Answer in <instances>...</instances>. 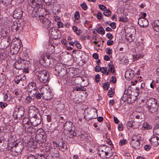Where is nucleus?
Returning <instances> with one entry per match:
<instances>
[{"label":"nucleus","mask_w":159,"mask_h":159,"mask_svg":"<svg viewBox=\"0 0 159 159\" xmlns=\"http://www.w3.org/2000/svg\"><path fill=\"white\" fill-rule=\"evenodd\" d=\"M30 4H31V6L32 10L31 14L32 16L34 18H35L36 19L40 20L42 18V16L43 15H40L39 13V10L41 7V0H28Z\"/></svg>","instance_id":"nucleus-1"},{"label":"nucleus","mask_w":159,"mask_h":159,"mask_svg":"<svg viewBox=\"0 0 159 159\" xmlns=\"http://www.w3.org/2000/svg\"><path fill=\"white\" fill-rule=\"evenodd\" d=\"M127 143V141L126 139H123L122 140H120L119 142V144L120 146H122Z\"/></svg>","instance_id":"nucleus-43"},{"label":"nucleus","mask_w":159,"mask_h":159,"mask_svg":"<svg viewBox=\"0 0 159 159\" xmlns=\"http://www.w3.org/2000/svg\"><path fill=\"white\" fill-rule=\"evenodd\" d=\"M35 140L39 143H43L47 140V136L45 132L42 129H38L36 134Z\"/></svg>","instance_id":"nucleus-4"},{"label":"nucleus","mask_w":159,"mask_h":159,"mask_svg":"<svg viewBox=\"0 0 159 159\" xmlns=\"http://www.w3.org/2000/svg\"><path fill=\"white\" fill-rule=\"evenodd\" d=\"M109 66V69L108 70L107 72L108 73L110 72L113 73L115 72V67L114 65L110 64L108 65Z\"/></svg>","instance_id":"nucleus-31"},{"label":"nucleus","mask_w":159,"mask_h":159,"mask_svg":"<svg viewBox=\"0 0 159 159\" xmlns=\"http://www.w3.org/2000/svg\"><path fill=\"white\" fill-rule=\"evenodd\" d=\"M106 36L108 38V39L110 40L113 39V36L110 33H108L107 34H106Z\"/></svg>","instance_id":"nucleus-59"},{"label":"nucleus","mask_w":159,"mask_h":159,"mask_svg":"<svg viewBox=\"0 0 159 159\" xmlns=\"http://www.w3.org/2000/svg\"><path fill=\"white\" fill-rule=\"evenodd\" d=\"M73 123L70 121H66L64 124V128L65 130L68 131L73 129Z\"/></svg>","instance_id":"nucleus-19"},{"label":"nucleus","mask_w":159,"mask_h":159,"mask_svg":"<svg viewBox=\"0 0 159 159\" xmlns=\"http://www.w3.org/2000/svg\"><path fill=\"white\" fill-rule=\"evenodd\" d=\"M23 11L20 9H17L14 11L13 15L14 18L20 19L22 16Z\"/></svg>","instance_id":"nucleus-14"},{"label":"nucleus","mask_w":159,"mask_h":159,"mask_svg":"<svg viewBox=\"0 0 159 159\" xmlns=\"http://www.w3.org/2000/svg\"><path fill=\"white\" fill-rule=\"evenodd\" d=\"M59 148L62 151H64L67 149V145L66 143L63 141L59 142Z\"/></svg>","instance_id":"nucleus-22"},{"label":"nucleus","mask_w":159,"mask_h":159,"mask_svg":"<svg viewBox=\"0 0 159 159\" xmlns=\"http://www.w3.org/2000/svg\"><path fill=\"white\" fill-rule=\"evenodd\" d=\"M134 122H133L132 121H128L126 124V126L129 129V128L131 127H133V124L134 123Z\"/></svg>","instance_id":"nucleus-40"},{"label":"nucleus","mask_w":159,"mask_h":159,"mask_svg":"<svg viewBox=\"0 0 159 159\" xmlns=\"http://www.w3.org/2000/svg\"><path fill=\"white\" fill-rule=\"evenodd\" d=\"M134 71L131 70L129 69L127 70L125 73V76L129 79L133 78L134 76Z\"/></svg>","instance_id":"nucleus-18"},{"label":"nucleus","mask_w":159,"mask_h":159,"mask_svg":"<svg viewBox=\"0 0 159 159\" xmlns=\"http://www.w3.org/2000/svg\"><path fill=\"white\" fill-rule=\"evenodd\" d=\"M7 105V104L2 102H0V107L2 108H4Z\"/></svg>","instance_id":"nucleus-48"},{"label":"nucleus","mask_w":159,"mask_h":159,"mask_svg":"<svg viewBox=\"0 0 159 159\" xmlns=\"http://www.w3.org/2000/svg\"><path fill=\"white\" fill-rule=\"evenodd\" d=\"M118 128L119 131H122L123 129V125L122 123H120L118 126Z\"/></svg>","instance_id":"nucleus-54"},{"label":"nucleus","mask_w":159,"mask_h":159,"mask_svg":"<svg viewBox=\"0 0 159 159\" xmlns=\"http://www.w3.org/2000/svg\"><path fill=\"white\" fill-rule=\"evenodd\" d=\"M110 86V83L109 82H107L106 83L103 84V89L105 90H108Z\"/></svg>","instance_id":"nucleus-38"},{"label":"nucleus","mask_w":159,"mask_h":159,"mask_svg":"<svg viewBox=\"0 0 159 159\" xmlns=\"http://www.w3.org/2000/svg\"><path fill=\"white\" fill-rule=\"evenodd\" d=\"M23 128L28 127V126L29 125H32L30 120V121H29L28 122H26V124H23Z\"/></svg>","instance_id":"nucleus-58"},{"label":"nucleus","mask_w":159,"mask_h":159,"mask_svg":"<svg viewBox=\"0 0 159 159\" xmlns=\"http://www.w3.org/2000/svg\"><path fill=\"white\" fill-rule=\"evenodd\" d=\"M152 128L151 125H149L147 122H146L143 123L142 129L143 130H145L151 129Z\"/></svg>","instance_id":"nucleus-28"},{"label":"nucleus","mask_w":159,"mask_h":159,"mask_svg":"<svg viewBox=\"0 0 159 159\" xmlns=\"http://www.w3.org/2000/svg\"><path fill=\"white\" fill-rule=\"evenodd\" d=\"M6 80L3 76L2 77H0V84H2V85L5 82Z\"/></svg>","instance_id":"nucleus-50"},{"label":"nucleus","mask_w":159,"mask_h":159,"mask_svg":"<svg viewBox=\"0 0 159 159\" xmlns=\"http://www.w3.org/2000/svg\"><path fill=\"white\" fill-rule=\"evenodd\" d=\"M25 131L29 134H31L35 132V129H34L31 125H29L28 127L24 128Z\"/></svg>","instance_id":"nucleus-25"},{"label":"nucleus","mask_w":159,"mask_h":159,"mask_svg":"<svg viewBox=\"0 0 159 159\" xmlns=\"http://www.w3.org/2000/svg\"><path fill=\"white\" fill-rule=\"evenodd\" d=\"M68 136L70 138H74L76 135V134L73 129L68 131Z\"/></svg>","instance_id":"nucleus-29"},{"label":"nucleus","mask_w":159,"mask_h":159,"mask_svg":"<svg viewBox=\"0 0 159 159\" xmlns=\"http://www.w3.org/2000/svg\"><path fill=\"white\" fill-rule=\"evenodd\" d=\"M138 95H129L127 101L129 104L134 102L137 98Z\"/></svg>","instance_id":"nucleus-23"},{"label":"nucleus","mask_w":159,"mask_h":159,"mask_svg":"<svg viewBox=\"0 0 159 159\" xmlns=\"http://www.w3.org/2000/svg\"><path fill=\"white\" fill-rule=\"evenodd\" d=\"M12 0H2V2L6 6L10 4L11 3Z\"/></svg>","instance_id":"nucleus-44"},{"label":"nucleus","mask_w":159,"mask_h":159,"mask_svg":"<svg viewBox=\"0 0 159 159\" xmlns=\"http://www.w3.org/2000/svg\"><path fill=\"white\" fill-rule=\"evenodd\" d=\"M101 67L99 66H96L95 67V71L96 72H98L101 70Z\"/></svg>","instance_id":"nucleus-64"},{"label":"nucleus","mask_w":159,"mask_h":159,"mask_svg":"<svg viewBox=\"0 0 159 159\" xmlns=\"http://www.w3.org/2000/svg\"><path fill=\"white\" fill-rule=\"evenodd\" d=\"M11 43V40L8 36H1L0 37V49H5L8 47Z\"/></svg>","instance_id":"nucleus-6"},{"label":"nucleus","mask_w":159,"mask_h":159,"mask_svg":"<svg viewBox=\"0 0 159 159\" xmlns=\"http://www.w3.org/2000/svg\"><path fill=\"white\" fill-rule=\"evenodd\" d=\"M112 50L110 48H107L106 49V53L109 55H111L112 54Z\"/></svg>","instance_id":"nucleus-53"},{"label":"nucleus","mask_w":159,"mask_h":159,"mask_svg":"<svg viewBox=\"0 0 159 159\" xmlns=\"http://www.w3.org/2000/svg\"><path fill=\"white\" fill-rule=\"evenodd\" d=\"M55 71L56 74L59 75L61 76H63L66 74V70L64 68H62L61 66H57L55 67Z\"/></svg>","instance_id":"nucleus-15"},{"label":"nucleus","mask_w":159,"mask_h":159,"mask_svg":"<svg viewBox=\"0 0 159 159\" xmlns=\"http://www.w3.org/2000/svg\"><path fill=\"white\" fill-rule=\"evenodd\" d=\"M40 93L42 95V97L45 100H50L53 98V95L47 86H43L40 89Z\"/></svg>","instance_id":"nucleus-3"},{"label":"nucleus","mask_w":159,"mask_h":159,"mask_svg":"<svg viewBox=\"0 0 159 159\" xmlns=\"http://www.w3.org/2000/svg\"><path fill=\"white\" fill-rule=\"evenodd\" d=\"M144 148L146 151H148L151 148V147L149 145H145L144 146Z\"/></svg>","instance_id":"nucleus-52"},{"label":"nucleus","mask_w":159,"mask_h":159,"mask_svg":"<svg viewBox=\"0 0 159 159\" xmlns=\"http://www.w3.org/2000/svg\"><path fill=\"white\" fill-rule=\"evenodd\" d=\"M14 93L15 94V96L18 98L19 99L21 98L22 97V95L20 92L18 91H13Z\"/></svg>","instance_id":"nucleus-37"},{"label":"nucleus","mask_w":159,"mask_h":159,"mask_svg":"<svg viewBox=\"0 0 159 159\" xmlns=\"http://www.w3.org/2000/svg\"><path fill=\"white\" fill-rule=\"evenodd\" d=\"M27 159H38V158L36 155L34 156L31 154H29L28 156Z\"/></svg>","instance_id":"nucleus-45"},{"label":"nucleus","mask_w":159,"mask_h":159,"mask_svg":"<svg viewBox=\"0 0 159 159\" xmlns=\"http://www.w3.org/2000/svg\"><path fill=\"white\" fill-rule=\"evenodd\" d=\"M149 141L154 146H157L159 144V136L153 135Z\"/></svg>","instance_id":"nucleus-16"},{"label":"nucleus","mask_w":159,"mask_h":159,"mask_svg":"<svg viewBox=\"0 0 159 159\" xmlns=\"http://www.w3.org/2000/svg\"><path fill=\"white\" fill-rule=\"evenodd\" d=\"M133 59L137 60L141 57V56L140 54H134L133 55Z\"/></svg>","instance_id":"nucleus-47"},{"label":"nucleus","mask_w":159,"mask_h":159,"mask_svg":"<svg viewBox=\"0 0 159 159\" xmlns=\"http://www.w3.org/2000/svg\"><path fill=\"white\" fill-rule=\"evenodd\" d=\"M116 78L115 76H112L110 80V82H112L113 83H116Z\"/></svg>","instance_id":"nucleus-63"},{"label":"nucleus","mask_w":159,"mask_h":159,"mask_svg":"<svg viewBox=\"0 0 159 159\" xmlns=\"http://www.w3.org/2000/svg\"><path fill=\"white\" fill-rule=\"evenodd\" d=\"M51 149L50 144H49L47 146L45 147L43 149H44L46 152H48L50 151Z\"/></svg>","instance_id":"nucleus-56"},{"label":"nucleus","mask_w":159,"mask_h":159,"mask_svg":"<svg viewBox=\"0 0 159 159\" xmlns=\"http://www.w3.org/2000/svg\"><path fill=\"white\" fill-rule=\"evenodd\" d=\"M14 145L15 146V152H16V153L15 155L20 154L23 148V145L21 144H19L18 143L16 142L13 143V146L11 147L12 148H14Z\"/></svg>","instance_id":"nucleus-12"},{"label":"nucleus","mask_w":159,"mask_h":159,"mask_svg":"<svg viewBox=\"0 0 159 159\" xmlns=\"http://www.w3.org/2000/svg\"><path fill=\"white\" fill-rule=\"evenodd\" d=\"M114 92V89L113 88H111L108 91V95L109 97H112L113 96V93Z\"/></svg>","instance_id":"nucleus-35"},{"label":"nucleus","mask_w":159,"mask_h":159,"mask_svg":"<svg viewBox=\"0 0 159 159\" xmlns=\"http://www.w3.org/2000/svg\"><path fill=\"white\" fill-rule=\"evenodd\" d=\"M49 33L51 34L53 38H55V35H57V33L56 30L53 27H51L50 29H48Z\"/></svg>","instance_id":"nucleus-27"},{"label":"nucleus","mask_w":159,"mask_h":159,"mask_svg":"<svg viewBox=\"0 0 159 159\" xmlns=\"http://www.w3.org/2000/svg\"><path fill=\"white\" fill-rule=\"evenodd\" d=\"M36 72V75L37 76L40 82L42 83H46L48 81V78L49 75L47 73V72L46 70H40L37 71Z\"/></svg>","instance_id":"nucleus-5"},{"label":"nucleus","mask_w":159,"mask_h":159,"mask_svg":"<svg viewBox=\"0 0 159 159\" xmlns=\"http://www.w3.org/2000/svg\"><path fill=\"white\" fill-rule=\"evenodd\" d=\"M111 11L108 9H106L104 11V14L106 16H109L111 15Z\"/></svg>","instance_id":"nucleus-36"},{"label":"nucleus","mask_w":159,"mask_h":159,"mask_svg":"<svg viewBox=\"0 0 159 159\" xmlns=\"http://www.w3.org/2000/svg\"><path fill=\"white\" fill-rule=\"evenodd\" d=\"M52 57L48 55H42L40 57V63L46 67H49L51 65Z\"/></svg>","instance_id":"nucleus-7"},{"label":"nucleus","mask_w":159,"mask_h":159,"mask_svg":"<svg viewBox=\"0 0 159 159\" xmlns=\"http://www.w3.org/2000/svg\"><path fill=\"white\" fill-rule=\"evenodd\" d=\"M32 100V98L29 96L26 97L25 101L27 103H29L31 102V101Z\"/></svg>","instance_id":"nucleus-46"},{"label":"nucleus","mask_w":159,"mask_h":159,"mask_svg":"<svg viewBox=\"0 0 159 159\" xmlns=\"http://www.w3.org/2000/svg\"><path fill=\"white\" fill-rule=\"evenodd\" d=\"M73 89L74 90L77 91H85L86 90V89L84 87H79L78 86H75L73 88Z\"/></svg>","instance_id":"nucleus-34"},{"label":"nucleus","mask_w":159,"mask_h":159,"mask_svg":"<svg viewBox=\"0 0 159 159\" xmlns=\"http://www.w3.org/2000/svg\"><path fill=\"white\" fill-rule=\"evenodd\" d=\"M30 119L28 117H25L23 120L22 124H26V122H28V121H30Z\"/></svg>","instance_id":"nucleus-57"},{"label":"nucleus","mask_w":159,"mask_h":159,"mask_svg":"<svg viewBox=\"0 0 159 159\" xmlns=\"http://www.w3.org/2000/svg\"><path fill=\"white\" fill-rule=\"evenodd\" d=\"M67 41L66 39H63L61 41V43L62 44H63L64 46L66 47H67V44L66 43Z\"/></svg>","instance_id":"nucleus-60"},{"label":"nucleus","mask_w":159,"mask_h":159,"mask_svg":"<svg viewBox=\"0 0 159 159\" xmlns=\"http://www.w3.org/2000/svg\"><path fill=\"white\" fill-rule=\"evenodd\" d=\"M97 32L99 34L103 35L105 34V31L103 27L102 26L99 27L97 30H96Z\"/></svg>","instance_id":"nucleus-30"},{"label":"nucleus","mask_w":159,"mask_h":159,"mask_svg":"<svg viewBox=\"0 0 159 159\" xmlns=\"http://www.w3.org/2000/svg\"><path fill=\"white\" fill-rule=\"evenodd\" d=\"M136 140H134L132 139L131 142L130 143V145L132 146L133 148L135 149H137L139 148H140V143L139 141L141 139V137L139 136V138L138 139H136Z\"/></svg>","instance_id":"nucleus-13"},{"label":"nucleus","mask_w":159,"mask_h":159,"mask_svg":"<svg viewBox=\"0 0 159 159\" xmlns=\"http://www.w3.org/2000/svg\"><path fill=\"white\" fill-rule=\"evenodd\" d=\"M119 20L122 22H125L128 20V19L125 16H121L119 17Z\"/></svg>","instance_id":"nucleus-39"},{"label":"nucleus","mask_w":159,"mask_h":159,"mask_svg":"<svg viewBox=\"0 0 159 159\" xmlns=\"http://www.w3.org/2000/svg\"><path fill=\"white\" fill-rule=\"evenodd\" d=\"M138 23L141 27L143 28L147 27L149 25L148 20L145 18H140L139 19Z\"/></svg>","instance_id":"nucleus-17"},{"label":"nucleus","mask_w":159,"mask_h":159,"mask_svg":"<svg viewBox=\"0 0 159 159\" xmlns=\"http://www.w3.org/2000/svg\"><path fill=\"white\" fill-rule=\"evenodd\" d=\"M88 116H89L86 119L88 120H90L92 119L96 118L97 116V111L93 110L91 111L89 114H88Z\"/></svg>","instance_id":"nucleus-20"},{"label":"nucleus","mask_w":159,"mask_h":159,"mask_svg":"<svg viewBox=\"0 0 159 159\" xmlns=\"http://www.w3.org/2000/svg\"><path fill=\"white\" fill-rule=\"evenodd\" d=\"M109 25L113 29H115L116 28V23L115 22H113L110 23L109 24Z\"/></svg>","instance_id":"nucleus-61"},{"label":"nucleus","mask_w":159,"mask_h":159,"mask_svg":"<svg viewBox=\"0 0 159 159\" xmlns=\"http://www.w3.org/2000/svg\"><path fill=\"white\" fill-rule=\"evenodd\" d=\"M21 47L20 43H19L18 45L16 43L11 44L10 48V53L12 55L17 54Z\"/></svg>","instance_id":"nucleus-10"},{"label":"nucleus","mask_w":159,"mask_h":159,"mask_svg":"<svg viewBox=\"0 0 159 159\" xmlns=\"http://www.w3.org/2000/svg\"><path fill=\"white\" fill-rule=\"evenodd\" d=\"M153 132L157 134V136H159V125H156L153 128Z\"/></svg>","instance_id":"nucleus-33"},{"label":"nucleus","mask_w":159,"mask_h":159,"mask_svg":"<svg viewBox=\"0 0 159 159\" xmlns=\"http://www.w3.org/2000/svg\"><path fill=\"white\" fill-rule=\"evenodd\" d=\"M25 109L21 106H17L13 111V116L16 119H20L24 116Z\"/></svg>","instance_id":"nucleus-2"},{"label":"nucleus","mask_w":159,"mask_h":159,"mask_svg":"<svg viewBox=\"0 0 159 159\" xmlns=\"http://www.w3.org/2000/svg\"><path fill=\"white\" fill-rule=\"evenodd\" d=\"M114 43V41L113 40H111L110 39L108 40L107 42V44L108 46L112 45Z\"/></svg>","instance_id":"nucleus-62"},{"label":"nucleus","mask_w":159,"mask_h":159,"mask_svg":"<svg viewBox=\"0 0 159 159\" xmlns=\"http://www.w3.org/2000/svg\"><path fill=\"white\" fill-rule=\"evenodd\" d=\"M38 88L36 84L34 82H32L28 84V90L29 92H32L36 90Z\"/></svg>","instance_id":"nucleus-21"},{"label":"nucleus","mask_w":159,"mask_h":159,"mask_svg":"<svg viewBox=\"0 0 159 159\" xmlns=\"http://www.w3.org/2000/svg\"><path fill=\"white\" fill-rule=\"evenodd\" d=\"M98 7L101 10L103 11H104L107 9L106 7L102 5H99Z\"/></svg>","instance_id":"nucleus-55"},{"label":"nucleus","mask_w":159,"mask_h":159,"mask_svg":"<svg viewBox=\"0 0 159 159\" xmlns=\"http://www.w3.org/2000/svg\"><path fill=\"white\" fill-rule=\"evenodd\" d=\"M101 71L103 73H104L106 75H108V72L107 71V68L106 67H101Z\"/></svg>","instance_id":"nucleus-42"},{"label":"nucleus","mask_w":159,"mask_h":159,"mask_svg":"<svg viewBox=\"0 0 159 159\" xmlns=\"http://www.w3.org/2000/svg\"><path fill=\"white\" fill-rule=\"evenodd\" d=\"M152 25L155 31L159 32V20L155 21L152 23Z\"/></svg>","instance_id":"nucleus-26"},{"label":"nucleus","mask_w":159,"mask_h":159,"mask_svg":"<svg viewBox=\"0 0 159 159\" xmlns=\"http://www.w3.org/2000/svg\"><path fill=\"white\" fill-rule=\"evenodd\" d=\"M39 20L42 23V25L44 28L48 29L51 26L50 21L48 19L45 18L44 15L42 16Z\"/></svg>","instance_id":"nucleus-11"},{"label":"nucleus","mask_w":159,"mask_h":159,"mask_svg":"<svg viewBox=\"0 0 159 159\" xmlns=\"http://www.w3.org/2000/svg\"><path fill=\"white\" fill-rule=\"evenodd\" d=\"M126 90L125 89L124 92V93H123V95L121 98L122 100L125 102L127 101L129 96V95H128L127 93H126Z\"/></svg>","instance_id":"nucleus-32"},{"label":"nucleus","mask_w":159,"mask_h":159,"mask_svg":"<svg viewBox=\"0 0 159 159\" xmlns=\"http://www.w3.org/2000/svg\"><path fill=\"white\" fill-rule=\"evenodd\" d=\"M47 5H49L51 3H54L55 0H43Z\"/></svg>","instance_id":"nucleus-41"},{"label":"nucleus","mask_w":159,"mask_h":159,"mask_svg":"<svg viewBox=\"0 0 159 159\" xmlns=\"http://www.w3.org/2000/svg\"><path fill=\"white\" fill-rule=\"evenodd\" d=\"M81 7L82 9L84 10H85L87 9V6L85 2L83 3L81 5Z\"/></svg>","instance_id":"nucleus-49"},{"label":"nucleus","mask_w":159,"mask_h":159,"mask_svg":"<svg viewBox=\"0 0 159 159\" xmlns=\"http://www.w3.org/2000/svg\"><path fill=\"white\" fill-rule=\"evenodd\" d=\"M25 58H22L21 57L16 61L14 64L15 67L17 69H22L24 68V65L25 64Z\"/></svg>","instance_id":"nucleus-9"},{"label":"nucleus","mask_w":159,"mask_h":159,"mask_svg":"<svg viewBox=\"0 0 159 159\" xmlns=\"http://www.w3.org/2000/svg\"><path fill=\"white\" fill-rule=\"evenodd\" d=\"M23 75H19L16 76L14 79V82L16 84H18L20 81H25L26 78L25 77L23 76L22 77Z\"/></svg>","instance_id":"nucleus-24"},{"label":"nucleus","mask_w":159,"mask_h":159,"mask_svg":"<svg viewBox=\"0 0 159 159\" xmlns=\"http://www.w3.org/2000/svg\"><path fill=\"white\" fill-rule=\"evenodd\" d=\"M76 20H78L80 17V15L78 11H76L74 15Z\"/></svg>","instance_id":"nucleus-51"},{"label":"nucleus","mask_w":159,"mask_h":159,"mask_svg":"<svg viewBox=\"0 0 159 159\" xmlns=\"http://www.w3.org/2000/svg\"><path fill=\"white\" fill-rule=\"evenodd\" d=\"M32 125L36 126L41 122V116L39 113L35 114L30 119Z\"/></svg>","instance_id":"nucleus-8"}]
</instances>
